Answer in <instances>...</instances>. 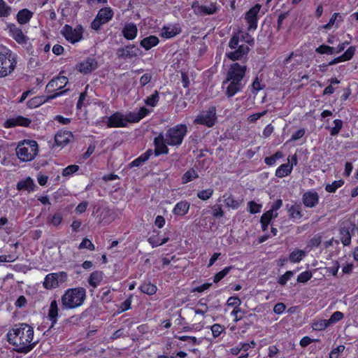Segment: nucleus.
Returning a JSON list of instances; mask_svg holds the SVG:
<instances>
[{
	"instance_id": "60",
	"label": "nucleus",
	"mask_w": 358,
	"mask_h": 358,
	"mask_svg": "<svg viewBox=\"0 0 358 358\" xmlns=\"http://www.w3.org/2000/svg\"><path fill=\"white\" fill-rule=\"evenodd\" d=\"M79 249H88L90 251L95 250V246L88 238H85L78 246Z\"/></svg>"
},
{
	"instance_id": "43",
	"label": "nucleus",
	"mask_w": 358,
	"mask_h": 358,
	"mask_svg": "<svg viewBox=\"0 0 358 358\" xmlns=\"http://www.w3.org/2000/svg\"><path fill=\"white\" fill-rule=\"evenodd\" d=\"M341 240L344 245H348L351 242V235L347 228H341L340 230Z\"/></svg>"
},
{
	"instance_id": "34",
	"label": "nucleus",
	"mask_w": 358,
	"mask_h": 358,
	"mask_svg": "<svg viewBox=\"0 0 358 358\" xmlns=\"http://www.w3.org/2000/svg\"><path fill=\"white\" fill-rule=\"evenodd\" d=\"M35 187L34 180L28 177L25 180L17 182V187L19 190H27L28 192L33 191Z\"/></svg>"
},
{
	"instance_id": "6",
	"label": "nucleus",
	"mask_w": 358,
	"mask_h": 358,
	"mask_svg": "<svg viewBox=\"0 0 358 358\" xmlns=\"http://www.w3.org/2000/svg\"><path fill=\"white\" fill-rule=\"evenodd\" d=\"M61 34L67 41L74 44L82 40L83 28L81 25H77L75 28H73L69 24H65L61 31Z\"/></svg>"
},
{
	"instance_id": "45",
	"label": "nucleus",
	"mask_w": 358,
	"mask_h": 358,
	"mask_svg": "<svg viewBox=\"0 0 358 358\" xmlns=\"http://www.w3.org/2000/svg\"><path fill=\"white\" fill-rule=\"evenodd\" d=\"M283 157V153L280 151H278L273 155L266 157L264 161L267 165L273 166L275 165L277 160L282 159Z\"/></svg>"
},
{
	"instance_id": "5",
	"label": "nucleus",
	"mask_w": 358,
	"mask_h": 358,
	"mask_svg": "<svg viewBox=\"0 0 358 358\" xmlns=\"http://www.w3.org/2000/svg\"><path fill=\"white\" fill-rule=\"evenodd\" d=\"M187 131V127L185 124H177L166 131L164 141L169 145H180L186 136Z\"/></svg>"
},
{
	"instance_id": "56",
	"label": "nucleus",
	"mask_w": 358,
	"mask_h": 358,
	"mask_svg": "<svg viewBox=\"0 0 358 358\" xmlns=\"http://www.w3.org/2000/svg\"><path fill=\"white\" fill-rule=\"evenodd\" d=\"M344 317V315L343 313L340 312V311H336L334 312L331 316L330 317V318L328 320V322H329V324L330 326H332L334 325V324H336V322H339L340 320H341Z\"/></svg>"
},
{
	"instance_id": "15",
	"label": "nucleus",
	"mask_w": 358,
	"mask_h": 358,
	"mask_svg": "<svg viewBox=\"0 0 358 358\" xmlns=\"http://www.w3.org/2000/svg\"><path fill=\"white\" fill-rule=\"evenodd\" d=\"M106 124L108 127H125L127 120L125 115L120 112H115L107 117Z\"/></svg>"
},
{
	"instance_id": "61",
	"label": "nucleus",
	"mask_w": 358,
	"mask_h": 358,
	"mask_svg": "<svg viewBox=\"0 0 358 358\" xmlns=\"http://www.w3.org/2000/svg\"><path fill=\"white\" fill-rule=\"evenodd\" d=\"M313 276L311 272L306 271L300 273L297 277V282L305 283L308 282Z\"/></svg>"
},
{
	"instance_id": "30",
	"label": "nucleus",
	"mask_w": 358,
	"mask_h": 358,
	"mask_svg": "<svg viewBox=\"0 0 358 358\" xmlns=\"http://www.w3.org/2000/svg\"><path fill=\"white\" fill-rule=\"evenodd\" d=\"M58 312L59 309L57 302L55 300H53L50 303V306L48 310V318L51 321L52 327L57 323Z\"/></svg>"
},
{
	"instance_id": "13",
	"label": "nucleus",
	"mask_w": 358,
	"mask_h": 358,
	"mask_svg": "<svg viewBox=\"0 0 358 358\" xmlns=\"http://www.w3.org/2000/svg\"><path fill=\"white\" fill-rule=\"evenodd\" d=\"M68 78L64 76H59L52 79L46 85L48 93H56L55 92L64 88L68 83Z\"/></svg>"
},
{
	"instance_id": "20",
	"label": "nucleus",
	"mask_w": 358,
	"mask_h": 358,
	"mask_svg": "<svg viewBox=\"0 0 358 358\" xmlns=\"http://www.w3.org/2000/svg\"><path fill=\"white\" fill-rule=\"evenodd\" d=\"M181 32L180 26L177 24H167L162 27L161 36L165 38H171Z\"/></svg>"
},
{
	"instance_id": "55",
	"label": "nucleus",
	"mask_w": 358,
	"mask_h": 358,
	"mask_svg": "<svg viewBox=\"0 0 358 358\" xmlns=\"http://www.w3.org/2000/svg\"><path fill=\"white\" fill-rule=\"evenodd\" d=\"M334 127L331 129L330 134L331 136H336L343 127V121L339 119H336L334 120Z\"/></svg>"
},
{
	"instance_id": "19",
	"label": "nucleus",
	"mask_w": 358,
	"mask_h": 358,
	"mask_svg": "<svg viewBox=\"0 0 358 358\" xmlns=\"http://www.w3.org/2000/svg\"><path fill=\"white\" fill-rule=\"evenodd\" d=\"M97 62L94 58L90 57L77 64L76 69L81 73H88L96 69Z\"/></svg>"
},
{
	"instance_id": "42",
	"label": "nucleus",
	"mask_w": 358,
	"mask_h": 358,
	"mask_svg": "<svg viewBox=\"0 0 358 358\" xmlns=\"http://www.w3.org/2000/svg\"><path fill=\"white\" fill-rule=\"evenodd\" d=\"M140 289L145 294L152 295L156 293L157 287L156 285L152 284L151 282H144L141 285Z\"/></svg>"
},
{
	"instance_id": "62",
	"label": "nucleus",
	"mask_w": 358,
	"mask_h": 358,
	"mask_svg": "<svg viewBox=\"0 0 358 358\" xmlns=\"http://www.w3.org/2000/svg\"><path fill=\"white\" fill-rule=\"evenodd\" d=\"M127 125L128 123H136L140 121L137 112H130L125 115Z\"/></svg>"
},
{
	"instance_id": "17",
	"label": "nucleus",
	"mask_w": 358,
	"mask_h": 358,
	"mask_svg": "<svg viewBox=\"0 0 358 358\" xmlns=\"http://www.w3.org/2000/svg\"><path fill=\"white\" fill-rule=\"evenodd\" d=\"M66 91L67 90H65L59 92V93H55L47 96L46 98L44 96H36L30 99L28 101L27 105L29 108H37L48 100H51L55 99L57 96L63 95Z\"/></svg>"
},
{
	"instance_id": "10",
	"label": "nucleus",
	"mask_w": 358,
	"mask_h": 358,
	"mask_svg": "<svg viewBox=\"0 0 358 358\" xmlns=\"http://www.w3.org/2000/svg\"><path fill=\"white\" fill-rule=\"evenodd\" d=\"M246 66H242L238 63H234L230 66L227 71L226 78L239 83H243V79L245 76Z\"/></svg>"
},
{
	"instance_id": "16",
	"label": "nucleus",
	"mask_w": 358,
	"mask_h": 358,
	"mask_svg": "<svg viewBox=\"0 0 358 358\" xmlns=\"http://www.w3.org/2000/svg\"><path fill=\"white\" fill-rule=\"evenodd\" d=\"M31 122V121L29 118L19 115L8 119L4 122V127L6 128H11L17 126L29 127Z\"/></svg>"
},
{
	"instance_id": "36",
	"label": "nucleus",
	"mask_w": 358,
	"mask_h": 358,
	"mask_svg": "<svg viewBox=\"0 0 358 358\" xmlns=\"http://www.w3.org/2000/svg\"><path fill=\"white\" fill-rule=\"evenodd\" d=\"M152 155V151L151 150H147L145 152L142 154L140 157L134 159L131 162V167H138L140 166L143 162H146Z\"/></svg>"
},
{
	"instance_id": "31",
	"label": "nucleus",
	"mask_w": 358,
	"mask_h": 358,
	"mask_svg": "<svg viewBox=\"0 0 358 358\" xmlns=\"http://www.w3.org/2000/svg\"><path fill=\"white\" fill-rule=\"evenodd\" d=\"M98 19L102 22L106 23L110 21L113 16V11L110 7L101 8L97 13Z\"/></svg>"
},
{
	"instance_id": "18",
	"label": "nucleus",
	"mask_w": 358,
	"mask_h": 358,
	"mask_svg": "<svg viewBox=\"0 0 358 358\" xmlns=\"http://www.w3.org/2000/svg\"><path fill=\"white\" fill-rule=\"evenodd\" d=\"M234 51L227 52L226 55L232 61L240 60L249 52V47L246 44H241Z\"/></svg>"
},
{
	"instance_id": "11",
	"label": "nucleus",
	"mask_w": 358,
	"mask_h": 358,
	"mask_svg": "<svg viewBox=\"0 0 358 358\" xmlns=\"http://www.w3.org/2000/svg\"><path fill=\"white\" fill-rule=\"evenodd\" d=\"M243 87L244 84L243 83L230 80L227 78L222 83V87L225 90V94L228 98H231L241 92Z\"/></svg>"
},
{
	"instance_id": "28",
	"label": "nucleus",
	"mask_w": 358,
	"mask_h": 358,
	"mask_svg": "<svg viewBox=\"0 0 358 358\" xmlns=\"http://www.w3.org/2000/svg\"><path fill=\"white\" fill-rule=\"evenodd\" d=\"M165 143H166V142L162 136L155 138L156 155L168 153L169 149L166 147Z\"/></svg>"
},
{
	"instance_id": "22",
	"label": "nucleus",
	"mask_w": 358,
	"mask_h": 358,
	"mask_svg": "<svg viewBox=\"0 0 358 358\" xmlns=\"http://www.w3.org/2000/svg\"><path fill=\"white\" fill-rule=\"evenodd\" d=\"M72 136V134L70 131H59L55 136V145L59 147H64L69 143Z\"/></svg>"
},
{
	"instance_id": "52",
	"label": "nucleus",
	"mask_w": 358,
	"mask_h": 358,
	"mask_svg": "<svg viewBox=\"0 0 358 358\" xmlns=\"http://www.w3.org/2000/svg\"><path fill=\"white\" fill-rule=\"evenodd\" d=\"M213 189L211 188L203 189L197 192V196L203 201L208 200L213 196Z\"/></svg>"
},
{
	"instance_id": "57",
	"label": "nucleus",
	"mask_w": 358,
	"mask_h": 358,
	"mask_svg": "<svg viewBox=\"0 0 358 358\" xmlns=\"http://www.w3.org/2000/svg\"><path fill=\"white\" fill-rule=\"evenodd\" d=\"M212 334L214 338H217L224 331V327L220 324H214L210 327Z\"/></svg>"
},
{
	"instance_id": "3",
	"label": "nucleus",
	"mask_w": 358,
	"mask_h": 358,
	"mask_svg": "<svg viewBox=\"0 0 358 358\" xmlns=\"http://www.w3.org/2000/svg\"><path fill=\"white\" fill-rule=\"evenodd\" d=\"M38 145L34 140H23L17 143L15 152L22 162L33 161L38 154Z\"/></svg>"
},
{
	"instance_id": "35",
	"label": "nucleus",
	"mask_w": 358,
	"mask_h": 358,
	"mask_svg": "<svg viewBox=\"0 0 358 358\" xmlns=\"http://www.w3.org/2000/svg\"><path fill=\"white\" fill-rule=\"evenodd\" d=\"M287 211L289 216L294 220H300L302 217L301 208L300 205L295 204L288 207Z\"/></svg>"
},
{
	"instance_id": "58",
	"label": "nucleus",
	"mask_w": 358,
	"mask_h": 358,
	"mask_svg": "<svg viewBox=\"0 0 358 358\" xmlns=\"http://www.w3.org/2000/svg\"><path fill=\"white\" fill-rule=\"evenodd\" d=\"M248 209L250 213L255 214L261 211L262 205L257 203L253 201L248 202Z\"/></svg>"
},
{
	"instance_id": "1",
	"label": "nucleus",
	"mask_w": 358,
	"mask_h": 358,
	"mask_svg": "<svg viewBox=\"0 0 358 358\" xmlns=\"http://www.w3.org/2000/svg\"><path fill=\"white\" fill-rule=\"evenodd\" d=\"M8 341L20 352H29L35 346L34 329L24 323L15 325L7 334Z\"/></svg>"
},
{
	"instance_id": "40",
	"label": "nucleus",
	"mask_w": 358,
	"mask_h": 358,
	"mask_svg": "<svg viewBox=\"0 0 358 358\" xmlns=\"http://www.w3.org/2000/svg\"><path fill=\"white\" fill-rule=\"evenodd\" d=\"M312 328L315 331H323L330 327L328 320H315L312 322Z\"/></svg>"
},
{
	"instance_id": "64",
	"label": "nucleus",
	"mask_w": 358,
	"mask_h": 358,
	"mask_svg": "<svg viewBox=\"0 0 358 358\" xmlns=\"http://www.w3.org/2000/svg\"><path fill=\"white\" fill-rule=\"evenodd\" d=\"M345 350L344 345H338V347L334 348L330 354H329V358H338L339 355L343 352Z\"/></svg>"
},
{
	"instance_id": "53",
	"label": "nucleus",
	"mask_w": 358,
	"mask_h": 358,
	"mask_svg": "<svg viewBox=\"0 0 358 358\" xmlns=\"http://www.w3.org/2000/svg\"><path fill=\"white\" fill-rule=\"evenodd\" d=\"M355 51L356 48L355 46H350L348 48L346 51L342 55H341L343 62L350 60L354 56Z\"/></svg>"
},
{
	"instance_id": "21",
	"label": "nucleus",
	"mask_w": 358,
	"mask_h": 358,
	"mask_svg": "<svg viewBox=\"0 0 358 358\" xmlns=\"http://www.w3.org/2000/svg\"><path fill=\"white\" fill-rule=\"evenodd\" d=\"M138 49L134 45H128L123 48H120L117 51V55L122 59H131L138 55Z\"/></svg>"
},
{
	"instance_id": "51",
	"label": "nucleus",
	"mask_w": 358,
	"mask_h": 358,
	"mask_svg": "<svg viewBox=\"0 0 358 358\" xmlns=\"http://www.w3.org/2000/svg\"><path fill=\"white\" fill-rule=\"evenodd\" d=\"M79 170V166L76 164L69 165L63 169L62 176L64 177L72 176L73 173Z\"/></svg>"
},
{
	"instance_id": "47",
	"label": "nucleus",
	"mask_w": 358,
	"mask_h": 358,
	"mask_svg": "<svg viewBox=\"0 0 358 358\" xmlns=\"http://www.w3.org/2000/svg\"><path fill=\"white\" fill-rule=\"evenodd\" d=\"M278 216V213H274L271 209L265 212L261 217V224L270 223L271 220Z\"/></svg>"
},
{
	"instance_id": "44",
	"label": "nucleus",
	"mask_w": 358,
	"mask_h": 358,
	"mask_svg": "<svg viewBox=\"0 0 358 358\" xmlns=\"http://www.w3.org/2000/svg\"><path fill=\"white\" fill-rule=\"evenodd\" d=\"M159 100V93L157 91H155V92L152 95L148 96L145 99V103L147 106H149L151 107H155L157 106Z\"/></svg>"
},
{
	"instance_id": "26",
	"label": "nucleus",
	"mask_w": 358,
	"mask_h": 358,
	"mask_svg": "<svg viewBox=\"0 0 358 358\" xmlns=\"http://www.w3.org/2000/svg\"><path fill=\"white\" fill-rule=\"evenodd\" d=\"M159 43V38L156 36H149L143 38L140 45L146 50H150L152 48L157 46Z\"/></svg>"
},
{
	"instance_id": "29",
	"label": "nucleus",
	"mask_w": 358,
	"mask_h": 358,
	"mask_svg": "<svg viewBox=\"0 0 358 358\" xmlns=\"http://www.w3.org/2000/svg\"><path fill=\"white\" fill-rule=\"evenodd\" d=\"M343 22V17L338 13H334L331 17L329 22L324 24L322 28L327 30L331 29L333 27L338 28Z\"/></svg>"
},
{
	"instance_id": "39",
	"label": "nucleus",
	"mask_w": 358,
	"mask_h": 358,
	"mask_svg": "<svg viewBox=\"0 0 358 358\" xmlns=\"http://www.w3.org/2000/svg\"><path fill=\"white\" fill-rule=\"evenodd\" d=\"M224 203L227 207L233 210L237 209L243 203V199H236L233 196H229L224 200Z\"/></svg>"
},
{
	"instance_id": "54",
	"label": "nucleus",
	"mask_w": 358,
	"mask_h": 358,
	"mask_svg": "<svg viewBox=\"0 0 358 358\" xmlns=\"http://www.w3.org/2000/svg\"><path fill=\"white\" fill-rule=\"evenodd\" d=\"M231 266L225 267L223 270L215 274L213 278V282L217 283L224 278L231 271Z\"/></svg>"
},
{
	"instance_id": "25",
	"label": "nucleus",
	"mask_w": 358,
	"mask_h": 358,
	"mask_svg": "<svg viewBox=\"0 0 358 358\" xmlns=\"http://www.w3.org/2000/svg\"><path fill=\"white\" fill-rule=\"evenodd\" d=\"M122 34L127 40H134L138 34V29L134 23H127L122 29Z\"/></svg>"
},
{
	"instance_id": "9",
	"label": "nucleus",
	"mask_w": 358,
	"mask_h": 358,
	"mask_svg": "<svg viewBox=\"0 0 358 358\" xmlns=\"http://www.w3.org/2000/svg\"><path fill=\"white\" fill-rule=\"evenodd\" d=\"M192 8L195 15L203 16L208 15H213L216 13L220 6L217 3H210L208 5H201L198 1H194L192 4Z\"/></svg>"
},
{
	"instance_id": "2",
	"label": "nucleus",
	"mask_w": 358,
	"mask_h": 358,
	"mask_svg": "<svg viewBox=\"0 0 358 358\" xmlns=\"http://www.w3.org/2000/svg\"><path fill=\"white\" fill-rule=\"evenodd\" d=\"M86 299V290L83 287L70 288L62 296V306L65 309H74L81 306Z\"/></svg>"
},
{
	"instance_id": "46",
	"label": "nucleus",
	"mask_w": 358,
	"mask_h": 358,
	"mask_svg": "<svg viewBox=\"0 0 358 358\" xmlns=\"http://www.w3.org/2000/svg\"><path fill=\"white\" fill-rule=\"evenodd\" d=\"M344 184L343 180H335L331 184H328L325 187V190L328 192H335L338 188L342 187Z\"/></svg>"
},
{
	"instance_id": "7",
	"label": "nucleus",
	"mask_w": 358,
	"mask_h": 358,
	"mask_svg": "<svg viewBox=\"0 0 358 358\" xmlns=\"http://www.w3.org/2000/svg\"><path fill=\"white\" fill-rule=\"evenodd\" d=\"M216 120V109L215 107H210L206 110L201 111L196 117L194 122L205 125L208 127H212L215 124Z\"/></svg>"
},
{
	"instance_id": "38",
	"label": "nucleus",
	"mask_w": 358,
	"mask_h": 358,
	"mask_svg": "<svg viewBox=\"0 0 358 358\" xmlns=\"http://www.w3.org/2000/svg\"><path fill=\"white\" fill-rule=\"evenodd\" d=\"M199 178V174L194 169L187 170L182 176V183L187 184Z\"/></svg>"
},
{
	"instance_id": "4",
	"label": "nucleus",
	"mask_w": 358,
	"mask_h": 358,
	"mask_svg": "<svg viewBox=\"0 0 358 358\" xmlns=\"http://www.w3.org/2000/svg\"><path fill=\"white\" fill-rule=\"evenodd\" d=\"M17 65V55L9 49L0 52V78L10 75Z\"/></svg>"
},
{
	"instance_id": "24",
	"label": "nucleus",
	"mask_w": 358,
	"mask_h": 358,
	"mask_svg": "<svg viewBox=\"0 0 358 358\" xmlns=\"http://www.w3.org/2000/svg\"><path fill=\"white\" fill-rule=\"evenodd\" d=\"M190 208V203L186 200L178 202L172 210L173 215L183 217L187 214Z\"/></svg>"
},
{
	"instance_id": "12",
	"label": "nucleus",
	"mask_w": 358,
	"mask_h": 358,
	"mask_svg": "<svg viewBox=\"0 0 358 358\" xmlns=\"http://www.w3.org/2000/svg\"><path fill=\"white\" fill-rule=\"evenodd\" d=\"M261 9V5L256 4L252 7L245 14V20L248 24V30H255L257 27V15Z\"/></svg>"
},
{
	"instance_id": "48",
	"label": "nucleus",
	"mask_w": 358,
	"mask_h": 358,
	"mask_svg": "<svg viewBox=\"0 0 358 358\" xmlns=\"http://www.w3.org/2000/svg\"><path fill=\"white\" fill-rule=\"evenodd\" d=\"M11 7L4 0H0V17H8L10 15Z\"/></svg>"
},
{
	"instance_id": "23",
	"label": "nucleus",
	"mask_w": 358,
	"mask_h": 358,
	"mask_svg": "<svg viewBox=\"0 0 358 358\" xmlns=\"http://www.w3.org/2000/svg\"><path fill=\"white\" fill-rule=\"evenodd\" d=\"M319 201V195L315 191H308L303 195V203L308 208L315 206Z\"/></svg>"
},
{
	"instance_id": "49",
	"label": "nucleus",
	"mask_w": 358,
	"mask_h": 358,
	"mask_svg": "<svg viewBox=\"0 0 358 358\" xmlns=\"http://www.w3.org/2000/svg\"><path fill=\"white\" fill-rule=\"evenodd\" d=\"M317 53L321 55H334V48L327 45H321L315 49Z\"/></svg>"
},
{
	"instance_id": "59",
	"label": "nucleus",
	"mask_w": 358,
	"mask_h": 358,
	"mask_svg": "<svg viewBox=\"0 0 358 358\" xmlns=\"http://www.w3.org/2000/svg\"><path fill=\"white\" fill-rule=\"evenodd\" d=\"M241 300L238 296H230L227 301V305L234 308H240L239 306L241 304Z\"/></svg>"
},
{
	"instance_id": "63",
	"label": "nucleus",
	"mask_w": 358,
	"mask_h": 358,
	"mask_svg": "<svg viewBox=\"0 0 358 358\" xmlns=\"http://www.w3.org/2000/svg\"><path fill=\"white\" fill-rule=\"evenodd\" d=\"M294 273L292 271H287L285 274L281 275L278 279V283L281 285H285L287 282L293 276Z\"/></svg>"
},
{
	"instance_id": "33",
	"label": "nucleus",
	"mask_w": 358,
	"mask_h": 358,
	"mask_svg": "<svg viewBox=\"0 0 358 358\" xmlns=\"http://www.w3.org/2000/svg\"><path fill=\"white\" fill-rule=\"evenodd\" d=\"M292 171V166H289V162L280 165L275 171V176L278 178H284L289 176Z\"/></svg>"
},
{
	"instance_id": "50",
	"label": "nucleus",
	"mask_w": 358,
	"mask_h": 358,
	"mask_svg": "<svg viewBox=\"0 0 358 358\" xmlns=\"http://www.w3.org/2000/svg\"><path fill=\"white\" fill-rule=\"evenodd\" d=\"M48 222L54 227L59 226L63 220V216L60 213H55L48 217Z\"/></svg>"
},
{
	"instance_id": "32",
	"label": "nucleus",
	"mask_w": 358,
	"mask_h": 358,
	"mask_svg": "<svg viewBox=\"0 0 358 358\" xmlns=\"http://www.w3.org/2000/svg\"><path fill=\"white\" fill-rule=\"evenodd\" d=\"M33 16V13L28 9L20 10L17 15V22L21 24H27Z\"/></svg>"
},
{
	"instance_id": "14",
	"label": "nucleus",
	"mask_w": 358,
	"mask_h": 358,
	"mask_svg": "<svg viewBox=\"0 0 358 358\" xmlns=\"http://www.w3.org/2000/svg\"><path fill=\"white\" fill-rule=\"evenodd\" d=\"M7 30L10 36H11L17 43L26 44L28 37L23 34L22 29L17 27L15 24H8Z\"/></svg>"
},
{
	"instance_id": "37",
	"label": "nucleus",
	"mask_w": 358,
	"mask_h": 358,
	"mask_svg": "<svg viewBox=\"0 0 358 358\" xmlns=\"http://www.w3.org/2000/svg\"><path fill=\"white\" fill-rule=\"evenodd\" d=\"M306 255V252L304 250L295 249L289 254V260L292 263H299Z\"/></svg>"
},
{
	"instance_id": "41",
	"label": "nucleus",
	"mask_w": 358,
	"mask_h": 358,
	"mask_svg": "<svg viewBox=\"0 0 358 358\" xmlns=\"http://www.w3.org/2000/svg\"><path fill=\"white\" fill-rule=\"evenodd\" d=\"M169 237H166L162 238V240H159L158 236L152 235L148 238V241L152 245V248H155L165 244L169 241Z\"/></svg>"
},
{
	"instance_id": "27",
	"label": "nucleus",
	"mask_w": 358,
	"mask_h": 358,
	"mask_svg": "<svg viewBox=\"0 0 358 358\" xmlns=\"http://www.w3.org/2000/svg\"><path fill=\"white\" fill-rule=\"evenodd\" d=\"M103 278V273L102 271H95L90 274L88 278V283L92 287L95 289L100 285Z\"/></svg>"
},
{
	"instance_id": "8",
	"label": "nucleus",
	"mask_w": 358,
	"mask_h": 358,
	"mask_svg": "<svg viewBox=\"0 0 358 358\" xmlns=\"http://www.w3.org/2000/svg\"><path fill=\"white\" fill-rule=\"evenodd\" d=\"M67 278L68 275L66 272L49 273L44 279L43 285L46 289H49L56 288L66 282Z\"/></svg>"
}]
</instances>
